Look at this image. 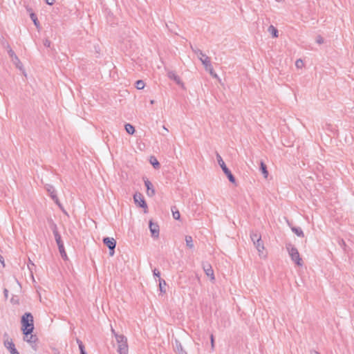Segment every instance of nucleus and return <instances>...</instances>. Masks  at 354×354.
Returning a JSON list of instances; mask_svg holds the SVG:
<instances>
[{
	"instance_id": "bb28decb",
	"label": "nucleus",
	"mask_w": 354,
	"mask_h": 354,
	"mask_svg": "<svg viewBox=\"0 0 354 354\" xmlns=\"http://www.w3.org/2000/svg\"><path fill=\"white\" fill-rule=\"evenodd\" d=\"M185 242H186V245L188 248H193L194 244H193L192 237L191 236H185Z\"/></svg>"
},
{
	"instance_id": "7c9ffc66",
	"label": "nucleus",
	"mask_w": 354,
	"mask_h": 354,
	"mask_svg": "<svg viewBox=\"0 0 354 354\" xmlns=\"http://www.w3.org/2000/svg\"><path fill=\"white\" fill-rule=\"evenodd\" d=\"M55 241H56V243H57L58 247H59V245H64L63 242L62 241L61 236L59 234L55 233Z\"/></svg>"
},
{
	"instance_id": "3c124183",
	"label": "nucleus",
	"mask_w": 354,
	"mask_h": 354,
	"mask_svg": "<svg viewBox=\"0 0 354 354\" xmlns=\"http://www.w3.org/2000/svg\"><path fill=\"white\" fill-rule=\"evenodd\" d=\"M80 354H86V351H81V352H80Z\"/></svg>"
},
{
	"instance_id": "2eb2a0df",
	"label": "nucleus",
	"mask_w": 354,
	"mask_h": 354,
	"mask_svg": "<svg viewBox=\"0 0 354 354\" xmlns=\"http://www.w3.org/2000/svg\"><path fill=\"white\" fill-rule=\"evenodd\" d=\"M174 346L176 352L178 354H187V352L183 350V346L178 340H177V339L175 340Z\"/></svg>"
},
{
	"instance_id": "f257e3e1",
	"label": "nucleus",
	"mask_w": 354,
	"mask_h": 354,
	"mask_svg": "<svg viewBox=\"0 0 354 354\" xmlns=\"http://www.w3.org/2000/svg\"><path fill=\"white\" fill-rule=\"evenodd\" d=\"M192 51L198 56L200 61L202 62L206 71H207L209 74L214 78L219 79L218 75L214 71L212 65L210 62V58L204 54L201 50L198 48H194L192 46L191 47Z\"/></svg>"
},
{
	"instance_id": "412c9836",
	"label": "nucleus",
	"mask_w": 354,
	"mask_h": 354,
	"mask_svg": "<svg viewBox=\"0 0 354 354\" xmlns=\"http://www.w3.org/2000/svg\"><path fill=\"white\" fill-rule=\"evenodd\" d=\"M171 212L173 218L176 220H179L180 218V214L179 211L177 209L176 206L171 207Z\"/></svg>"
},
{
	"instance_id": "49530a36",
	"label": "nucleus",
	"mask_w": 354,
	"mask_h": 354,
	"mask_svg": "<svg viewBox=\"0 0 354 354\" xmlns=\"http://www.w3.org/2000/svg\"><path fill=\"white\" fill-rule=\"evenodd\" d=\"M310 354H320V353L316 351H311Z\"/></svg>"
},
{
	"instance_id": "c03bdc74",
	"label": "nucleus",
	"mask_w": 354,
	"mask_h": 354,
	"mask_svg": "<svg viewBox=\"0 0 354 354\" xmlns=\"http://www.w3.org/2000/svg\"><path fill=\"white\" fill-rule=\"evenodd\" d=\"M76 341H77V343L78 346H80V344H83L82 341L80 340L79 339H77Z\"/></svg>"
},
{
	"instance_id": "a19ab883",
	"label": "nucleus",
	"mask_w": 354,
	"mask_h": 354,
	"mask_svg": "<svg viewBox=\"0 0 354 354\" xmlns=\"http://www.w3.org/2000/svg\"><path fill=\"white\" fill-rule=\"evenodd\" d=\"M79 348H80V352H81V351H85V349H84V346L83 344H80V345L79 346Z\"/></svg>"
},
{
	"instance_id": "a18cd8bd",
	"label": "nucleus",
	"mask_w": 354,
	"mask_h": 354,
	"mask_svg": "<svg viewBox=\"0 0 354 354\" xmlns=\"http://www.w3.org/2000/svg\"><path fill=\"white\" fill-rule=\"evenodd\" d=\"M113 254H114V250H109V255L112 257V256H113Z\"/></svg>"
},
{
	"instance_id": "2f4dec72",
	"label": "nucleus",
	"mask_w": 354,
	"mask_h": 354,
	"mask_svg": "<svg viewBox=\"0 0 354 354\" xmlns=\"http://www.w3.org/2000/svg\"><path fill=\"white\" fill-rule=\"evenodd\" d=\"M250 238H251V240L252 241L253 243L254 242L257 241V240H258V238H261V236L258 235L257 233L255 232H252L250 234Z\"/></svg>"
},
{
	"instance_id": "aec40b11",
	"label": "nucleus",
	"mask_w": 354,
	"mask_h": 354,
	"mask_svg": "<svg viewBox=\"0 0 354 354\" xmlns=\"http://www.w3.org/2000/svg\"><path fill=\"white\" fill-rule=\"evenodd\" d=\"M268 31L272 35L273 37H278V30L272 25H270L268 28Z\"/></svg>"
},
{
	"instance_id": "9d476101",
	"label": "nucleus",
	"mask_w": 354,
	"mask_h": 354,
	"mask_svg": "<svg viewBox=\"0 0 354 354\" xmlns=\"http://www.w3.org/2000/svg\"><path fill=\"white\" fill-rule=\"evenodd\" d=\"M5 347L9 351L10 354H20L15 348V345L12 339H6L4 341Z\"/></svg>"
},
{
	"instance_id": "58836bf2",
	"label": "nucleus",
	"mask_w": 354,
	"mask_h": 354,
	"mask_svg": "<svg viewBox=\"0 0 354 354\" xmlns=\"http://www.w3.org/2000/svg\"><path fill=\"white\" fill-rule=\"evenodd\" d=\"M53 232L54 236H55V233L56 234H59V232L57 231V225H54V226L53 227Z\"/></svg>"
},
{
	"instance_id": "6ab92c4d",
	"label": "nucleus",
	"mask_w": 354,
	"mask_h": 354,
	"mask_svg": "<svg viewBox=\"0 0 354 354\" xmlns=\"http://www.w3.org/2000/svg\"><path fill=\"white\" fill-rule=\"evenodd\" d=\"M11 60L17 68H19L20 71L23 70V64L17 56L15 57Z\"/></svg>"
},
{
	"instance_id": "37998d69",
	"label": "nucleus",
	"mask_w": 354,
	"mask_h": 354,
	"mask_svg": "<svg viewBox=\"0 0 354 354\" xmlns=\"http://www.w3.org/2000/svg\"><path fill=\"white\" fill-rule=\"evenodd\" d=\"M0 263L4 266V259L2 256L0 255Z\"/></svg>"
},
{
	"instance_id": "de8ad7c7",
	"label": "nucleus",
	"mask_w": 354,
	"mask_h": 354,
	"mask_svg": "<svg viewBox=\"0 0 354 354\" xmlns=\"http://www.w3.org/2000/svg\"><path fill=\"white\" fill-rule=\"evenodd\" d=\"M8 290L7 289H4V295H5V297H8Z\"/></svg>"
},
{
	"instance_id": "c756f323",
	"label": "nucleus",
	"mask_w": 354,
	"mask_h": 354,
	"mask_svg": "<svg viewBox=\"0 0 354 354\" xmlns=\"http://www.w3.org/2000/svg\"><path fill=\"white\" fill-rule=\"evenodd\" d=\"M145 86V82L142 80H138L136 82V86L138 89H143Z\"/></svg>"
},
{
	"instance_id": "a878e982",
	"label": "nucleus",
	"mask_w": 354,
	"mask_h": 354,
	"mask_svg": "<svg viewBox=\"0 0 354 354\" xmlns=\"http://www.w3.org/2000/svg\"><path fill=\"white\" fill-rule=\"evenodd\" d=\"M125 130L128 133H129L131 135L133 134L135 132L134 127L130 124H125Z\"/></svg>"
},
{
	"instance_id": "393cba45",
	"label": "nucleus",
	"mask_w": 354,
	"mask_h": 354,
	"mask_svg": "<svg viewBox=\"0 0 354 354\" xmlns=\"http://www.w3.org/2000/svg\"><path fill=\"white\" fill-rule=\"evenodd\" d=\"M166 282L164 279H159V288L161 292H165Z\"/></svg>"
},
{
	"instance_id": "dca6fc26",
	"label": "nucleus",
	"mask_w": 354,
	"mask_h": 354,
	"mask_svg": "<svg viewBox=\"0 0 354 354\" xmlns=\"http://www.w3.org/2000/svg\"><path fill=\"white\" fill-rule=\"evenodd\" d=\"M118 351L120 354H128L127 342L118 345Z\"/></svg>"
},
{
	"instance_id": "09e8293b",
	"label": "nucleus",
	"mask_w": 354,
	"mask_h": 354,
	"mask_svg": "<svg viewBox=\"0 0 354 354\" xmlns=\"http://www.w3.org/2000/svg\"><path fill=\"white\" fill-rule=\"evenodd\" d=\"M111 332L114 335V336L115 337V334H117V333H115V330L113 328H111Z\"/></svg>"
},
{
	"instance_id": "473e14b6",
	"label": "nucleus",
	"mask_w": 354,
	"mask_h": 354,
	"mask_svg": "<svg viewBox=\"0 0 354 354\" xmlns=\"http://www.w3.org/2000/svg\"><path fill=\"white\" fill-rule=\"evenodd\" d=\"M295 66L298 68H301L304 66L303 61L301 59H299L295 62Z\"/></svg>"
},
{
	"instance_id": "6e6552de",
	"label": "nucleus",
	"mask_w": 354,
	"mask_h": 354,
	"mask_svg": "<svg viewBox=\"0 0 354 354\" xmlns=\"http://www.w3.org/2000/svg\"><path fill=\"white\" fill-rule=\"evenodd\" d=\"M254 245L256 247V249L259 252V255L261 258L266 259L267 255L264 252V245L261 240V238H258V240H257L256 242L254 243Z\"/></svg>"
},
{
	"instance_id": "0eeeda50",
	"label": "nucleus",
	"mask_w": 354,
	"mask_h": 354,
	"mask_svg": "<svg viewBox=\"0 0 354 354\" xmlns=\"http://www.w3.org/2000/svg\"><path fill=\"white\" fill-rule=\"evenodd\" d=\"M133 200L136 204H137L138 206L145 208V209H147V203L144 199L143 196L140 193H136L133 196ZM145 212H147L146 210H145Z\"/></svg>"
},
{
	"instance_id": "ea45409f",
	"label": "nucleus",
	"mask_w": 354,
	"mask_h": 354,
	"mask_svg": "<svg viewBox=\"0 0 354 354\" xmlns=\"http://www.w3.org/2000/svg\"><path fill=\"white\" fill-rule=\"evenodd\" d=\"M210 339H211V346H212V348H214V336H213V335H211Z\"/></svg>"
},
{
	"instance_id": "f8f14e48",
	"label": "nucleus",
	"mask_w": 354,
	"mask_h": 354,
	"mask_svg": "<svg viewBox=\"0 0 354 354\" xmlns=\"http://www.w3.org/2000/svg\"><path fill=\"white\" fill-rule=\"evenodd\" d=\"M167 76H168V77L169 79L175 81V82L178 85H179V86H180L182 87L184 86L183 82H182V80H180L179 76H178L174 71H169L168 73H167Z\"/></svg>"
},
{
	"instance_id": "72a5a7b5",
	"label": "nucleus",
	"mask_w": 354,
	"mask_h": 354,
	"mask_svg": "<svg viewBox=\"0 0 354 354\" xmlns=\"http://www.w3.org/2000/svg\"><path fill=\"white\" fill-rule=\"evenodd\" d=\"M8 53L9 56L10 57L11 59H13L15 57H17L16 54L11 48L8 49Z\"/></svg>"
},
{
	"instance_id": "e433bc0d",
	"label": "nucleus",
	"mask_w": 354,
	"mask_h": 354,
	"mask_svg": "<svg viewBox=\"0 0 354 354\" xmlns=\"http://www.w3.org/2000/svg\"><path fill=\"white\" fill-rule=\"evenodd\" d=\"M153 275L156 277H160V273L157 269H154L153 270Z\"/></svg>"
},
{
	"instance_id": "ddd939ff",
	"label": "nucleus",
	"mask_w": 354,
	"mask_h": 354,
	"mask_svg": "<svg viewBox=\"0 0 354 354\" xmlns=\"http://www.w3.org/2000/svg\"><path fill=\"white\" fill-rule=\"evenodd\" d=\"M103 243L108 247L109 250H115L116 241L113 238L105 237L103 239Z\"/></svg>"
},
{
	"instance_id": "8fccbe9b",
	"label": "nucleus",
	"mask_w": 354,
	"mask_h": 354,
	"mask_svg": "<svg viewBox=\"0 0 354 354\" xmlns=\"http://www.w3.org/2000/svg\"><path fill=\"white\" fill-rule=\"evenodd\" d=\"M150 104H154V100H151L150 101Z\"/></svg>"
},
{
	"instance_id": "4be33fe9",
	"label": "nucleus",
	"mask_w": 354,
	"mask_h": 354,
	"mask_svg": "<svg viewBox=\"0 0 354 354\" xmlns=\"http://www.w3.org/2000/svg\"><path fill=\"white\" fill-rule=\"evenodd\" d=\"M260 169H261L264 178H267L268 176V171L267 170L266 165L263 163V162H261Z\"/></svg>"
},
{
	"instance_id": "c9c22d12",
	"label": "nucleus",
	"mask_w": 354,
	"mask_h": 354,
	"mask_svg": "<svg viewBox=\"0 0 354 354\" xmlns=\"http://www.w3.org/2000/svg\"><path fill=\"white\" fill-rule=\"evenodd\" d=\"M50 41L49 39H45L44 41V45L46 46V47H50Z\"/></svg>"
},
{
	"instance_id": "4468645a",
	"label": "nucleus",
	"mask_w": 354,
	"mask_h": 354,
	"mask_svg": "<svg viewBox=\"0 0 354 354\" xmlns=\"http://www.w3.org/2000/svg\"><path fill=\"white\" fill-rule=\"evenodd\" d=\"M145 185L147 188V194L149 196H153L155 194V189L152 183L148 179H145Z\"/></svg>"
},
{
	"instance_id": "cd10ccee",
	"label": "nucleus",
	"mask_w": 354,
	"mask_h": 354,
	"mask_svg": "<svg viewBox=\"0 0 354 354\" xmlns=\"http://www.w3.org/2000/svg\"><path fill=\"white\" fill-rule=\"evenodd\" d=\"M292 230L293 232H295L298 236L303 237L304 236V232L299 227H292Z\"/></svg>"
},
{
	"instance_id": "79ce46f5",
	"label": "nucleus",
	"mask_w": 354,
	"mask_h": 354,
	"mask_svg": "<svg viewBox=\"0 0 354 354\" xmlns=\"http://www.w3.org/2000/svg\"><path fill=\"white\" fill-rule=\"evenodd\" d=\"M339 244H340L341 245L344 246H344H346V243H345V241H344L343 239H342V240L339 241Z\"/></svg>"
},
{
	"instance_id": "a211bd4d",
	"label": "nucleus",
	"mask_w": 354,
	"mask_h": 354,
	"mask_svg": "<svg viewBox=\"0 0 354 354\" xmlns=\"http://www.w3.org/2000/svg\"><path fill=\"white\" fill-rule=\"evenodd\" d=\"M115 339L117 341L118 346L127 342V337L123 335L115 334Z\"/></svg>"
},
{
	"instance_id": "f3484780",
	"label": "nucleus",
	"mask_w": 354,
	"mask_h": 354,
	"mask_svg": "<svg viewBox=\"0 0 354 354\" xmlns=\"http://www.w3.org/2000/svg\"><path fill=\"white\" fill-rule=\"evenodd\" d=\"M118 351L120 354H128L127 342L118 345Z\"/></svg>"
},
{
	"instance_id": "9b49d317",
	"label": "nucleus",
	"mask_w": 354,
	"mask_h": 354,
	"mask_svg": "<svg viewBox=\"0 0 354 354\" xmlns=\"http://www.w3.org/2000/svg\"><path fill=\"white\" fill-rule=\"evenodd\" d=\"M149 230L151 236L153 238H158L159 236V226L157 223H153L152 221H149Z\"/></svg>"
},
{
	"instance_id": "5701e85b",
	"label": "nucleus",
	"mask_w": 354,
	"mask_h": 354,
	"mask_svg": "<svg viewBox=\"0 0 354 354\" xmlns=\"http://www.w3.org/2000/svg\"><path fill=\"white\" fill-rule=\"evenodd\" d=\"M30 17L32 19V21H33L35 26L37 27V29H39L40 28V24H39V22L37 19V17L36 16V15L33 12L30 13Z\"/></svg>"
},
{
	"instance_id": "7ed1b4c3",
	"label": "nucleus",
	"mask_w": 354,
	"mask_h": 354,
	"mask_svg": "<svg viewBox=\"0 0 354 354\" xmlns=\"http://www.w3.org/2000/svg\"><path fill=\"white\" fill-rule=\"evenodd\" d=\"M286 249L292 261H293L298 266H302L303 261L300 257L298 250L290 243L286 245Z\"/></svg>"
},
{
	"instance_id": "f03ea898",
	"label": "nucleus",
	"mask_w": 354,
	"mask_h": 354,
	"mask_svg": "<svg viewBox=\"0 0 354 354\" xmlns=\"http://www.w3.org/2000/svg\"><path fill=\"white\" fill-rule=\"evenodd\" d=\"M22 330L24 335L32 333L34 329L33 316L30 313H26L21 318Z\"/></svg>"
},
{
	"instance_id": "b1692460",
	"label": "nucleus",
	"mask_w": 354,
	"mask_h": 354,
	"mask_svg": "<svg viewBox=\"0 0 354 354\" xmlns=\"http://www.w3.org/2000/svg\"><path fill=\"white\" fill-rule=\"evenodd\" d=\"M149 161L155 169H158L160 167V163L155 157L151 156Z\"/></svg>"
},
{
	"instance_id": "f704fd0d",
	"label": "nucleus",
	"mask_w": 354,
	"mask_h": 354,
	"mask_svg": "<svg viewBox=\"0 0 354 354\" xmlns=\"http://www.w3.org/2000/svg\"><path fill=\"white\" fill-rule=\"evenodd\" d=\"M316 42L319 44H322L324 42V40L322 36L319 35L316 38Z\"/></svg>"
},
{
	"instance_id": "20e7f679",
	"label": "nucleus",
	"mask_w": 354,
	"mask_h": 354,
	"mask_svg": "<svg viewBox=\"0 0 354 354\" xmlns=\"http://www.w3.org/2000/svg\"><path fill=\"white\" fill-rule=\"evenodd\" d=\"M216 159H217L218 165L221 167V169H222L223 171L224 172V174L227 176L229 180L231 183H235V182H236L235 178L232 174V173L230 171V169L227 167V166H226L225 163L224 162L223 158H221V156L218 153L216 154Z\"/></svg>"
},
{
	"instance_id": "39448f33",
	"label": "nucleus",
	"mask_w": 354,
	"mask_h": 354,
	"mask_svg": "<svg viewBox=\"0 0 354 354\" xmlns=\"http://www.w3.org/2000/svg\"><path fill=\"white\" fill-rule=\"evenodd\" d=\"M45 188H46V191L48 192V194H50V196L51 197V198L55 201V203L57 205H59V207L62 208V205L60 204L59 201L57 196L56 191H55L54 187L52 185L46 184L45 185Z\"/></svg>"
},
{
	"instance_id": "1a4fd4ad",
	"label": "nucleus",
	"mask_w": 354,
	"mask_h": 354,
	"mask_svg": "<svg viewBox=\"0 0 354 354\" xmlns=\"http://www.w3.org/2000/svg\"><path fill=\"white\" fill-rule=\"evenodd\" d=\"M24 340L27 342L28 343L30 344L32 346V348L36 351V342L37 341V337L35 335H32V333H28L27 335H24Z\"/></svg>"
},
{
	"instance_id": "423d86ee",
	"label": "nucleus",
	"mask_w": 354,
	"mask_h": 354,
	"mask_svg": "<svg viewBox=\"0 0 354 354\" xmlns=\"http://www.w3.org/2000/svg\"><path fill=\"white\" fill-rule=\"evenodd\" d=\"M202 267H203V269L205 273V274L209 277L210 280L214 282L215 281V277H214V270L212 268V266L205 262V263H203L202 264Z\"/></svg>"
},
{
	"instance_id": "4c0bfd02",
	"label": "nucleus",
	"mask_w": 354,
	"mask_h": 354,
	"mask_svg": "<svg viewBox=\"0 0 354 354\" xmlns=\"http://www.w3.org/2000/svg\"><path fill=\"white\" fill-rule=\"evenodd\" d=\"M55 0H46V3L50 6L53 5L55 3Z\"/></svg>"
},
{
	"instance_id": "c85d7f7f",
	"label": "nucleus",
	"mask_w": 354,
	"mask_h": 354,
	"mask_svg": "<svg viewBox=\"0 0 354 354\" xmlns=\"http://www.w3.org/2000/svg\"><path fill=\"white\" fill-rule=\"evenodd\" d=\"M58 248H59V251L60 252L62 257L64 259H67V254L65 252L64 245H59V247H58Z\"/></svg>"
}]
</instances>
